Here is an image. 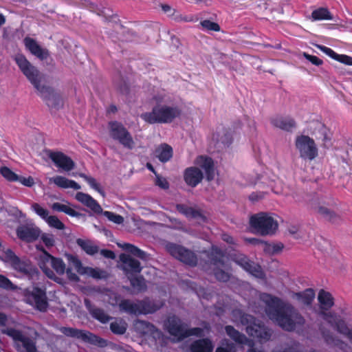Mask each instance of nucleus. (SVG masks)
Segmentation results:
<instances>
[{
    "instance_id": "1",
    "label": "nucleus",
    "mask_w": 352,
    "mask_h": 352,
    "mask_svg": "<svg viewBox=\"0 0 352 352\" xmlns=\"http://www.w3.org/2000/svg\"><path fill=\"white\" fill-rule=\"evenodd\" d=\"M265 305L268 317L287 331L295 330L303 325L304 318L290 305H285L282 300L267 294L260 296Z\"/></svg>"
},
{
    "instance_id": "2",
    "label": "nucleus",
    "mask_w": 352,
    "mask_h": 352,
    "mask_svg": "<svg viewBox=\"0 0 352 352\" xmlns=\"http://www.w3.org/2000/svg\"><path fill=\"white\" fill-rule=\"evenodd\" d=\"M14 60L22 73L36 89L38 94L46 100L49 106H56L60 104V96L45 84L43 76L23 55H16Z\"/></svg>"
},
{
    "instance_id": "3",
    "label": "nucleus",
    "mask_w": 352,
    "mask_h": 352,
    "mask_svg": "<svg viewBox=\"0 0 352 352\" xmlns=\"http://www.w3.org/2000/svg\"><path fill=\"white\" fill-rule=\"evenodd\" d=\"M232 320L234 322L241 323L246 327V332L250 336L255 338L259 342H266L271 337V332L263 325L251 316L244 314L240 310H235L232 313Z\"/></svg>"
},
{
    "instance_id": "4",
    "label": "nucleus",
    "mask_w": 352,
    "mask_h": 352,
    "mask_svg": "<svg viewBox=\"0 0 352 352\" xmlns=\"http://www.w3.org/2000/svg\"><path fill=\"white\" fill-rule=\"evenodd\" d=\"M181 110L177 107L169 106L166 104H157L151 112L145 113L142 118L149 123H169L179 117Z\"/></svg>"
},
{
    "instance_id": "5",
    "label": "nucleus",
    "mask_w": 352,
    "mask_h": 352,
    "mask_svg": "<svg viewBox=\"0 0 352 352\" xmlns=\"http://www.w3.org/2000/svg\"><path fill=\"white\" fill-rule=\"evenodd\" d=\"M38 265L45 275L50 279L58 281V278L54 272L50 269L52 267L58 274H63L65 272V264L60 258L50 255L46 251L43 250L39 256Z\"/></svg>"
},
{
    "instance_id": "6",
    "label": "nucleus",
    "mask_w": 352,
    "mask_h": 352,
    "mask_svg": "<svg viewBox=\"0 0 352 352\" xmlns=\"http://www.w3.org/2000/svg\"><path fill=\"white\" fill-rule=\"evenodd\" d=\"M250 223L256 232L261 235H272L278 228V221L271 214L259 213L252 216Z\"/></svg>"
},
{
    "instance_id": "7",
    "label": "nucleus",
    "mask_w": 352,
    "mask_h": 352,
    "mask_svg": "<svg viewBox=\"0 0 352 352\" xmlns=\"http://www.w3.org/2000/svg\"><path fill=\"white\" fill-rule=\"evenodd\" d=\"M0 258L22 274L32 276L37 274L36 270L28 260L19 259L10 249L3 250Z\"/></svg>"
},
{
    "instance_id": "8",
    "label": "nucleus",
    "mask_w": 352,
    "mask_h": 352,
    "mask_svg": "<svg viewBox=\"0 0 352 352\" xmlns=\"http://www.w3.org/2000/svg\"><path fill=\"white\" fill-rule=\"evenodd\" d=\"M165 327L169 333L173 336V340L174 342L179 341L190 335L202 336L204 334L202 333L204 330L200 328L187 330L186 327L175 316L169 317L165 323Z\"/></svg>"
},
{
    "instance_id": "9",
    "label": "nucleus",
    "mask_w": 352,
    "mask_h": 352,
    "mask_svg": "<svg viewBox=\"0 0 352 352\" xmlns=\"http://www.w3.org/2000/svg\"><path fill=\"white\" fill-rule=\"evenodd\" d=\"M161 306V304L156 305L149 300L135 302L129 300H124L119 303L121 311L134 314L153 313L159 309Z\"/></svg>"
},
{
    "instance_id": "10",
    "label": "nucleus",
    "mask_w": 352,
    "mask_h": 352,
    "mask_svg": "<svg viewBox=\"0 0 352 352\" xmlns=\"http://www.w3.org/2000/svg\"><path fill=\"white\" fill-rule=\"evenodd\" d=\"M296 148L300 157L305 160H314L318 155L315 141L308 135H299L295 140Z\"/></svg>"
},
{
    "instance_id": "11",
    "label": "nucleus",
    "mask_w": 352,
    "mask_h": 352,
    "mask_svg": "<svg viewBox=\"0 0 352 352\" xmlns=\"http://www.w3.org/2000/svg\"><path fill=\"white\" fill-rule=\"evenodd\" d=\"M25 301L37 309L44 311L48 306L45 291L37 287L24 290Z\"/></svg>"
},
{
    "instance_id": "12",
    "label": "nucleus",
    "mask_w": 352,
    "mask_h": 352,
    "mask_svg": "<svg viewBox=\"0 0 352 352\" xmlns=\"http://www.w3.org/2000/svg\"><path fill=\"white\" fill-rule=\"evenodd\" d=\"M109 126L111 138L117 140L127 148L132 149L134 147L135 143L131 134L122 124L117 122H111Z\"/></svg>"
},
{
    "instance_id": "13",
    "label": "nucleus",
    "mask_w": 352,
    "mask_h": 352,
    "mask_svg": "<svg viewBox=\"0 0 352 352\" xmlns=\"http://www.w3.org/2000/svg\"><path fill=\"white\" fill-rule=\"evenodd\" d=\"M2 333L12 338L17 349L21 352H36L34 342L13 329H2Z\"/></svg>"
},
{
    "instance_id": "14",
    "label": "nucleus",
    "mask_w": 352,
    "mask_h": 352,
    "mask_svg": "<svg viewBox=\"0 0 352 352\" xmlns=\"http://www.w3.org/2000/svg\"><path fill=\"white\" fill-rule=\"evenodd\" d=\"M60 331L67 336L76 338L84 342L98 344L100 346H103L106 344L105 340L97 337L89 331L78 330L70 327H61Z\"/></svg>"
},
{
    "instance_id": "15",
    "label": "nucleus",
    "mask_w": 352,
    "mask_h": 352,
    "mask_svg": "<svg viewBox=\"0 0 352 352\" xmlns=\"http://www.w3.org/2000/svg\"><path fill=\"white\" fill-rule=\"evenodd\" d=\"M66 256L69 263L74 266L80 274L87 275L94 278H104L107 276L104 271L98 268L83 267L80 260L73 255L67 254Z\"/></svg>"
},
{
    "instance_id": "16",
    "label": "nucleus",
    "mask_w": 352,
    "mask_h": 352,
    "mask_svg": "<svg viewBox=\"0 0 352 352\" xmlns=\"http://www.w3.org/2000/svg\"><path fill=\"white\" fill-rule=\"evenodd\" d=\"M166 249L173 256L182 262L190 265L196 264L197 260L195 254L184 248L170 243L166 245Z\"/></svg>"
},
{
    "instance_id": "17",
    "label": "nucleus",
    "mask_w": 352,
    "mask_h": 352,
    "mask_svg": "<svg viewBox=\"0 0 352 352\" xmlns=\"http://www.w3.org/2000/svg\"><path fill=\"white\" fill-rule=\"evenodd\" d=\"M234 261L236 263H237L243 269H244L246 272H249L252 276L256 278L263 277V274L261 267L258 265L250 261L245 256L238 255L234 258Z\"/></svg>"
},
{
    "instance_id": "18",
    "label": "nucleus",
    "mask_w": 352,
    "mask_h": 352,
    "mask_svg": "<svg viewBox=\"0 0 352 352\" xmlns=\"http://www.w3.org/2000/svg\"><path fill=\"white\" fill-rule=\"evenodd\" d=\"M217 254L218 258L213 260V265L214 266V274L217 280L226 282L229 279L230 274L223 270L227 269V267L225 265V256L221 251H217Z\"/></svg>"
},
{
    "instance_id": "19",
    "label": "nucleus",
    "mask_w": 352,
    "mask_h": 352,
    "mask_svg": "<svg viewBox=\"0 0 352 352\" xmlns=\"http://www.w3.org/2000/svg\"><path fill=\"white\" fill-rule=\"evenodd\" d=\"M23 43L26 49L38 58L45 60L49 56L48 50L43 48L34 39L26 37L24 38Z\"/></svg>"
},
{
    "instance_id": "20",
    "label": "nucleus",
    "mask_w": 352,
    "mask_h": 352,
    "mask_svg": "<svg viewBox=\"0 0 352 352\" xmlns=\"http://www.w3.org/2000/svg\"><path fill=\"white\" fill-rule=\"evenodd\" d=\"M120 259L123 263L122 269L129 278H130V274L140 272L142 268L138 260L125 254H122L120 256Z\"/></svg>"
},
{
    "instance_id": "21",
    "label": "nucleus",
    "mask_w": 352,
    "mask_h": 352,
    "mask_svg": "<svg viewBox=\"0 0 352 352\" xmlns=\"http://www.w3.org/2000/svg\"><path fill=\"white\" fill-rule=\"evenodd\" d=\"M50 157L56 166L65 171H69L74 167V162L73 160L63 153H52L50 155Z\"/></svg>"
},
{
    "instance_id": "22",
    "label": "nucleus",
    "mask_w": 352,
    "mask_h": 352,
    "mask_svg": "<svg viewBox=\"0 0 352 352\" xmlns=\"http://www.w3.org/2000/svg\"><path fill=\"white\" fill-rule=\"evenodd\" d=\"M41 230L35 226H21L17 229L18 236L26 241H33L38 238Z\"/></svg>"
},
{
    "instance_id": "23",
    "label": "nucleus",
    "mask_w": 352,
    "mask_h": 352,
    "mask_svg": "<svg viewBox=\"0 0 352 352\" xmlns=\"http://www.w3.org/2000/svg\"><path fill=\"white\" fill-rule=\"evenodd\" d=\"M290 297L299 305H309L315 298V292L309 288L300 292H292Z\"/></svg>"
},
{
    "instance_id": "24",
    "label": "nucleus",
    "mask_w": 352,
    "mask_h": 352,
    "mask_svg": "<svg viewBox=\"0 0 352 352\" xmlns=\"http://www.w3.org/2000/svg\"><path fill=\"white\" fill-rule=\"evenodd\" d=\"M203 179L202 172L196 167H190L186 169L184 180L186 183L192 187L196 186Z\"/></svg>"
},
{
    "instance_id": "25",
    "label": "nucleus",
    "mask_w": 352,
    "mask_h": 352,
    "mask_svg": "<svg viewBox=\"0 0 352 352\" xmlns=\"http://www.w3.org/2000/svg\"><path fill=\"white\" fill-rule=\"evenodd\" d=\"M76 199L85 206L89 208L94 212L96 213H100L102 212V209L100 206L97 203V201L94 199L90 195L88 194H85L81 192L76 193Z\"/></svg>"
},
{
    "instance_id": "26",
    "label": "nucleus",
    "mask_w": 352,
    "mask_h": 352,
    "mask_svg": "<svg viewBox=\"0 0 352 352\" xmlns=\"http://www.w3.org/2000/svg\"><path fill=\"white\" fill-rule=\"evenodd\" d=\"M195 164L204 170L208 180H211L214 178V170L212 161L210 158L199 156L196 159Z\"/></svg>"
},
{
    "instance_id": "27",
    "label": "nucleus",
    "mask_w": 352,
    "mask_h": 352,
    "mask_svg": "<svg viewBox=\"0 0 352 352\" xmlns=\"http://www.w3.org/2000/svg\"><path fill=\"white\" fill-rule=\"evenodd\" d=\"M316 47L317 48H318L320 50H321L322 52H324L333 59L336 60L347 65H352V57L344 54H338L331 48H329L323 45H316Z\"/></svg>"
},
{
    "instance_id": "28",
    "label": "nucleus",
    "mask_w": 352,
    "mask_h": 352,
    "mask_svg": "<svg viewBox=\"0 0 352 352\" xmlns=\"http://www.w3.org/2000/svg\"><path fill=\"white\" fill-rule=\"evenodd\" d=\"M50 182L54 183L58 187L62 188H72L74 190L80 189V186L75 181L69 179L63 176H56L50 178Z\"/></svg>"
},
{
    "instance_id": "29",
    "label": "nucleus",
    "mask_w": 352,
    "mask_h": 352,
    "mask_svg": "<svg viewBox=\"0 0 352 352\" xmlns=\"http://www.w3.org/2000/svg\"><path fill=\"white\" fill-rule=\"evenodd\" d=\"M155 155L162 162H166L173 157V148L166 144H161L156 148Z\"/></svg>"
},
{
    "instance_id": "30",
    "label": "nucleus",
    "mask_w": 352,
    "mask_h": 352,
    "mask_svg": "<svg viewBox=\"0 0 352 352\" xmlns=\"http://www.w3.org/2000/svg\"><path fill=\"white\" fill-rule=\"evenodd\" d=\"M311 206L316 212L329 220H334L338 217L333 211L328 208L323 203L319 201H314L311 204Z\"/></svg>"
},
{
    "instance_id": "31",
    "label": "nucleus",
    "mask_w": 352,
    "mask_h": 352,
    "mask_svg": "<svg viewBox=\"0 0 352 352\" xmlns=\"http://www.w3.org/2000/svg\"><path fill=\"white\" fill-rule=\"evenodd\" d=\"M213 344L208 339H202L194 342L190 346L191 352H211Z\"/></svg>"
},
{
    "instance_id": "32",
    "label": "nucleus",
    "mask_w": 352,
    "mask_h": 352,
    "mask_svg": "<svg viewBox=\"0 0 352 352\" xmlns=\"http://www.w3.org/2000/svg\"><path fill=\"white\" fill-rule=\"evenodd\" d=\"M272 124L283 130L289 131L296 126L295 121L289 118L276 116L272 118Z\"/></svg>"
},
{
    "instance_id": "33",
    "label": "nucleus",
    "mask_w": 352,
    "mask_h": 352,
    "mask_svg": "<svg viewBox=\"0 0 352 352\" xmlns=\"http://www.w3.org/2000/svg\"><path fill=\"white\" fill-rule=\"evenodd\" d=\"M51 208L55 211L63 212L71 217H78L80 214L76 212L71 205L67 203L56 202L52 204Z\"/></svg>"
},
{
    "instance_id": "34",
    "label": "nucleus",
    "mask_w": 352,
    "mask_h": 352,
    "mask_svg": "<svg viewBox=\"0 0 352 352\" xmlns=\"http://www.w3.org/2000/svg\"><path fill=\"white\" fill-rule=\"evenodd\" d=\"M318 299L321 308L323 309L331 308L334 303L331 294L324 290H320L319 292Z\"/></svg>"
},
{
    "instance_id": "35",
    "label": "nucleus",
    "mask_w": 352,
    "mask_h": 352,
    "mask_svg": "<svg viewBox=\"0 0 352 352\" xmlns=\"http://www.w3.org/2000/svg\"><path fill=\"white\" fill-rule=\"evenodd\" d=\"M328 322L331 324V326H333L338 332L346 336L352 343V329L349 328L344 321L338 320L335 322V324H333L329 320H328Z\"/></svg>"
},
{
    "instance_id": "36",
    "label": "nucleus",
    "mask_w": 352,
    "mask_h": 352,
    "mask_svg": "<svg viewBox=\"0 0 352 352\" xmlns=\"http://www.w3.org/2000/svg\"><path fill=\"white\" fill-rule=\"evenodd\" d=\"M86 307L89 309L91 315L96 319L98 320L102 323L108 322L110 317L102 309H91L90 302L88 300H85Z\"/></svg>"
},
{
    "instance_id": "37",
    "label": "nucleus",
    "mask_w": 352,
    "mask_h": 352,
    "mask_svg": "<svg viewBox=\"0 0 352 352\" xmlns=\"http://www.w3.org/2000/svg\"><path fill=\"white\" fill-rule=\"evenodd\" d=\"M177 210L182 214H184L188 218H198L201 217L200 212L191 207L185 205H177Z\"/></svg>"
},
{
    "instance_id": "38",
    "label": "nucleus",
    "mask_w": 352,
    "mask_h": 352,
    "mask_svg": "<svg viewBox=\"0 0 352 352\" xmlns=\"http://www.w3.org/2000/svg\"><path fill=\"white\" fill-rule=\"evenodd\" d=\"M77 244L88 254L94 255L98 252V248L91 241L78 239Z\"/></svg>"
},
{
    "instance_id": "39",
    "label": "nucleus",
    "mask_w": 352,
    "mask_h": 352,
    "mask_svg": "<svg viewBox=\"0 0 352 352\" xmlns=\"http://www.w3.org/2000/svg\"><path fill=\"white\" fill-rule=\"evenodd\" d=\"M311 19L313 21L331 20L332 17L327 9L320 8L312 12Z\"/></svg>"
},
{
    "instance_id": "40",
    "label": "nucleus",
    "mask_w": 352,
    "mask_h": 352,
    "mask_svg": "<svg viewBox=\"0 0 352 352\" xmlns=\"http://www.w3.org/2000/svg\"><path fill=\"white\" fill-rule=\"evenodd\" d=\"M138 324L140 327L145 328L144 333H150L154 337L155 339H160L161 333L157 331V329H156V328L153 324L147 323L144 321H140L138 322Z\"/></svg>"
},
{
    "instance_id": "41",
    "label": "nucleus",
    "mask_w": 352,
    "mask_h": 352,
    "mask_svg": "<svg viewBox=\"0 0 352 352\" xmlns=\"http://www.w3.org/2000/svg\"><path fill=\"white\" fill-rule=\"evenodd\" d=\"M0 173L5 179L10 182H17V179H19V175L13 172L7 166L1 167Z\"/></svg>"
},
{
    "instance_id": "42",
    "label": "nucleus",
    "mask_w": 352,
    "mask_h": 352,
    "mask_svg": "<svg viewBox=\"0 0 352 352\" xmlns=\"http://www.w3.org/2000/svg\"><path fill=\"white\" fill-rule=\"evenodd\" d=\"M120 247H121L122 249H124L129 252H131L132 254L140 258H145L146 254L143 251H142L138 248L130 244V243H124L123 245L118 244Z\"/></svg>"
},
{
    "instance_id": "43",
    "label": "nucleus",
    "mask_w": 352,
    "mask_h": 352,
    "mask_svg": "<svg viewBox=\"0 0 352 352\" xmlns=\"http://www.w3.org/2000/svg\"><path fill=\"white\" fill-rule=\"evenodd\" d=\"M111 330L117 334H122L126 329V323L122 320H116L111 323Z\"/></svg>"
},
{
    "instance_id": "44",
    "label": "nucleus",
    "mask_w": 352,
    "mask_h": 352,
    "mask_svg": "<svg viewBox=\"0 0 352 352\" xmlns=\"http://www.w3.org/2000/svg\"><path fill=\"white\" fill-rule=\"evenodd\" d=\"M45 221L51 228L57 230H63L65 228L63 223L56 216L48 215Z\"/></svg>"
},
{
    "instance_id": "45",
    "label": "nucleus",
    "mask_w": 352,
    "mask_h": 352,
    "mask_svg": "<svg viewBox=\"0 0 352 352\" xmlns=\"http://www.w3.org/2000/svg\"><path fill=\"white\" fill-rule=\"evenodd\" d=\"M79 175L80 177L83 178L92 188H94V190L98 191L100 195L104 197V191L100 188V184L96 182V180L94 177L87 176L84 173H80Z\"/></svg>"
},
{
    "instance_id": "46",
    "label": "nucleus",
    "mask_w": 352,
    "mask_h": 352,
    "mask_svg": "<svg viewBox=\"0 0 352 352\" xmlns=\"http://www.w3.org/2000/svg\"><path fill=\"white\" fill-rule=\"evenodd\" d=\"M32 210L36 213L41 218L45 220L49 215L47 210L38 204L34 203L31 206Z\"/></svg>"
},
{
    "instance_id": "47",
    "label": "nucleus",
    "mask_w": 352,
    "mask_h": 352,
    "mask_svg": "<svg viewBox=\"0 0 352 352\" xmlns=\"http://www.w3.org/2000/svg\"><path fill=\"white\" fill-rule=\"evenodd\" d=\"M322 334L327 343L337 346L342 349H344L346 344L344 342H341L339 340L333 338L331 336H330L329 333H326L324 331H322Z\"/></svg>"
},
{
    "instance_id": "48",
    "label": "nucleus",
    "mask_w": 352,
    "mask_h": 352,
    "mask_svg": "<svg viewBox=\"0 0 352 352\" xmlns=\"http://www.w3.org/2000/svg\"><path fill=\"white\" fill-rule=\"evenodd\" d=\"M102 300L111 305H116L118 302V297L116 294L111 291H107L103 296Z\"/></svg>"
},
{
    "instance_id": "49",
    "label": "nucleus",
    "mask_w": 352,
    "mask_h": 352,
    "mask_svg": "<svg viewBox=\"0 0 352 352\" xmlns=\"http://www.w3.org/2000/svg\"><path fill=\"white\" fill-rule=\"evenodd\" d=\"M103 214L109 221L115 223L121 224L124 221V218L121 215L115 214L109 211H105L104 212Z\"/></svg>"
},
{
    "instance_id": "50",
    "label": "nucleus",
    "mask_w": 352,
    "mask_h": 352,
    "mask_svg": "<svg viewBox=\"0 0 352 352\" xmlns=\"http://www.w3.org/2000/svg\"><path fill=\"white\" fill-rule=\"evenodd\" d=\"M201 25L204 29L207 30H212L217 32L219 31L220 30L219 25L217 23L210 21L209 20L203 21L202 22H201Z\"/></svg>"
},
{
    "instance_id": "51",
    "label": "nucleus",
    "mask_w": 352,
    "mask_h": 352,
    "mask_svg": "<svg viewBox=\"0 0 352 352\" xmlns=\"http://www.w3.org/2000/svg\"><path fill=\"white\" fill-rule=\"evenodd\" d=\"M41 239L46 247L51 248L54 246L55 240L52 234L48 233H43L41 235Z\"/></svg>"
},
{
    "instance_id": "52",
    "label": "nucleus",
    "mask_w": 352,
    "mask_h": 352,
    "mask_svg": "<svg viewBox=\"0 0 352 352\" xmlns=\"http://www.w3.org/2000/svg\"><path fill=\"white\" fill-rule=\"evenodd\" d=\"M217 140L222 142L224 144H228L231 142L232 138L230 133L226 131H222L218 132Z\"/></svg>"
},
{
    "instance_id": "53",
    "label": "nucleus",
    "mask_w": 352,
    "mask_h": 352,
    "mask_svg": "<svg viewBox=\"0 0 352 352\" xmlns=\"http://www.w3.org/2000/svg\"><path fill=\"white\" fill-rule=\"evenodd\" d=\"M17 182L26 187H32L35 184L34 179L31 176L25 177H22L21 175H19V179H17Z\"/></svg>"
},
{
    "instance_id": "54",
    "label": "nucleus",
    "mask_w": 352,
    "mask_h": 352,
    "mask_svg": "<svg viewBox=\"0 0 352 352\" xmlns=\"http://www.w3.org/2000/svg\"><path fill=\"white\" fill-rule=\"evenodd\" d=\"M155 183L156 186L164 190L168 189L169 187V184L166 179L157 174L155 175Z\"/></svg>"
},
{
    "instance_id": "55",
    "label": "nucleus",
    "mask_w": 352,
    "mask_h": 352,
    "mask_svg": "<svg viewBox=\"0 0 352 352\" xmlns=\"http://www.w3.org/2000/svg\"><path fill=\"white\" fill-rule=\"evenodd\" d=\"M302 55L307 60H308L314 65L319 66L321 65L323 63L321 59H320L316 56L310 55L306 52H304Z\"/></svg>"
},
{
    "instance_id": "56",
    "label": "nucleus",
    "mask_w": 352,
    "mask_h": 352,
    "mask_svg": "<svg viewBox=\"0 0 352 352\" xmlns=\"http://www.w3.org/2000/svg\"><path fill=\"white\" fill-rule=\"evenodd\" d=\"M131 283L134 288L138 290H142L145 287V283L142 278H131Z\"/></svg>"
},
{
    "instance_id": "57",
    "label": "nucleus",
    "mask_w": 352,
    "mask_h": 352,
    "mask_svg": "<svg viewBox=\"0 0 352 352\" xmlns=\"http://www.w3.org/2000/svg\"><path fill=\"white\" fill-rule=\"evenodd\" d=\"M0 287L5 289H12L13 285L9 279L0 274Z\"/></svg>"
},
{
    "instance_id": "58",
    "label": "nucleus",
    "mask_w": 352,
    "mask_h": 352,
    "mask_svg": "<svg viewBox=\"0 0 352 352\" xmlns=\"http://www.w3.org/2000/svg\"><path fill=\"white\" fill-rule=\"evenodd\" d=\"M161 8L168 16H173L177 12L174 8L168 4H162Z\"/></svg>"
},
{
    "instance_id": "59",
    "label": "nucleus",
    "mask_w": 352,
    "mask_h": 352,
    "mask_svg": "<svg viewBox=\"0 0 352 352\" xmlns=\"http://www.w3.org/2000/svg\"><path fill=\"white\" fill-rule=\"evenodd\" d=\"M284 248V245L283 243H276V244H273V245H269L268 248L270 249V250L273 253V254H276V253H278L279 252H280Z\"/></svg>"
},
{
    "instance_id": "60",
    "label": "nucleus",
    "mask_w": 352,
    "mask_h": 352,
    "mask_svg": "<svg viewBox=\"0 0 352 352\" xmlns=\"http://www.w3.org/2000/svg\"><path fill=\"white\" fill-rule=\"evenodd\" d=\"M264 195L263 192H253L250 195V199L253 201H258L263 199Z\"/></svg>"
},
{
    "instance_id": "61",
    "label": "nucleus",
    "mask_w": 352,
    "mask_h": 352,
    "mask_svg": "<svg viewBox=\"0 0 352 352\" xmlns=\"http://www.w3.org/2000/svg\"><path fill=\"white\" fill-rule=\"evenodd\" d=\"M100 254L103 256L108 258L114 259L116 258V255H115L114 252L111 250H102L100 251Z\"/></svg>"
},
{
    "instance_id": "62",
    "label": "nucleus",
    "mask_w": 352,
    "mask_h": 352,
    "mask_svg": "<svg viewBox=\"0 0 352 352\" xmlns=\"http://www.w3.org/2000/svg\"><path fill=\"white\" fill-rule=\"evenodd\" d=\"M155 100L157 102H167L168 98L165 94H160L155 96Z\"/></svg>"
},
{
    "instance_id": "63",
    "label": "nucleus",
    "mask_w": 352,
    "mask_h": 352,
    "mask_svg": "<svg viewBox=\"0 0 352 352\" xmlns=\"http://www.w3.org/2000/svg\"><path fill=\"white\" fill-rule=\"evenodd\" d=\"M66 273H67V276L68 277V278L71 280H73V281H78V276L73 273L71 270L68 269L67 271H66Z\"/></svg>"
},
{
    "instance_id": "64",
    "label": "nucleus",
    "mask_w": 352,
    "mask_h": 352,
    "mask_svg": "<svg viewBox=\"0 0 352 352\" xmlns=\"http://www.w3.org/2000/svg\"><path fill=\"white\" fill-rule=\"evenodd\" d=\"M232 349V345H228L227 348H224L222 346L218 347L215 352H234Z\"/></svg>"
}]
</instances>
